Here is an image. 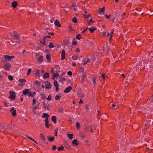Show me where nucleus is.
I'll return each instance as SVG.
<instances>
[{"label":"nucleus","instance_id":"obj_57","mask_svg":"<svg viewBox=\"0 0 153 153\" xmlns=\"http://www.w3.org/2000/svg\"><path fill=\"white\" fill-rule=\"evenodd\" d=\"M36 99L34 98L33 99V105H35L36 103Z\"/></svg>","mask_w":153,"mask_h":153},{"label":"nucleus","instance_id":"obj_32","mask_svg":"<svg viewBox=\"0 0 153 153\" xmlns=\"http://www.w3.org/2000/svg\"><path fill=\"white\" fill-rule=\"evenodd\" d=\"M67 135L69 139H72L73 138V134L68 133Z\"/></svg>","mask_w":153,"mask_h":153},{"label":"nucleus","instance_id":"obj_40","mask_svg":"<svg viewBox=\"0 0 153 153\" xmlns=\"http://www.w3.org/2000/svg\"><path fill=\"white\" fill-rule=\"evenodd\" d=\"M76 128L77 129H79L80 128V125L78 122H77L76 124Z\"/></svg>","mask_w":153,"mask_h":153},{"label":"nucleus","instance_id":"obj_21","mask_svg":"<svg viewBox=\"0 0 153 153\" xmlns=\"http://www.w3.org/2000/svg\"><path fill=\"white\" fill-rule=\"evenodd\" d=\"M89 31H90V32L91 33H93L94 31L96 30L97 28L96 27H93V28H91V27L88 29Z\"/></svg>","mask_w":153,"mask_h":153},{"label":"nucleus","instance_id":"obj_52","mask_svg":"<svg viewBox=\"0 0 153 153\" xmlns=\"http://www.w3.org/2000/svg\"><path fill=\"white\" fill-rule=\"evenodd\" d=\"M60 96L57 95L55 97V99L56 100H58L60 99Z\"/></svg>","mask_w":153,"mask_h":153},{"label":"nucleus","instance_id":"obj_30","mask_svg":"<svg viewBox=\"0 0 153 153\" xmlns=\"http://www.w3.org/2000/svg\"><path fill=\"white\" fill-rule=\"evenodd\" d=\"M76 38L78 39H80L82 38L81 35L80 34H78L76 36Z\"/></svg>","mask_w":153,"mask_h":153},{"label":"nucleus","instance_id":"obj_47","mask_svg":"<svg viewBox=\"0 0 153 153\" xmlns=\"http://www.w3.org/2000/svg\"><path fill=\"white\" fill-rule=\"evenodd\" d=\"M113 33H114V32L113 31H112L111 32L110 38V39H109L110 40H111V39H112Z\"/></svg>","mask_w":153,"mask_h":153},{"label":"nucleus","instance_id":"obj_16","mask_svg":"<svg viewBox=\"0 0 153 153\" xmlns=\"http://www.w3.org/2000/svg\"><path fill=\"white\" fill-rule=\"evenodd\" d=\"M54 24L55 25L58 27H61V26L59 21L57 20H56L54 22Z\"/></svg>","mask_w":153,"mask_h":153},{"label":"nucleus","instance_id":"obj_13","mask_svg":"<svg viewBox=\"0 0 153 153\" xmlns=\"http://www.w3.org/2000/svg\"><path fill=\"white\" fill-rule=\"evenodd\" d=\"M105 7H103L102 8H100L98 10V14H100L101 13H103L105 11Z\"/></svg>","mask_w":153,"mask_h":153},{"label":"nucleus","instance_id":"obj_33","mask_svg":"<svg viewBox=\"0 0 153 153\" xmlns=\"http://www.w3.org/2000/svg\"><path fill=\"white\" fill-rule=\"evenodd\" d=\"M58 111L59 112L62 113L64 111V109L62 107H60L58 109Z\"/></svg>","mask_w":153,"mask_h":153},{"label":"nucleus","instance_id":"obj_2","mask_svg":"<svg viewBox=\"0 0 153 153\" xmlns=\"http://www.w3.org/2000/svg\"><path fill=\"white\" fill-rule=\"evenodd\" d=\"M10 96L9 97V98L13 100H15L16 97V93L13 91H10L9 92Z\"/></svg>","mask_w":153,"mask_h":153},{"label":"nucleus","instance_id":"obj_5","mask_svg":"<svg viewBox=\"0 0 153 153\" xmlns=\"http://www.w3.org/2000/svg\"><path fill=\"white\" fill-rule=\"evenodd\" d=\"M11 68V66L10 63H7L4 64V68L6 71H9L10 69Z\"/></svg>","mask_w":153,"mask_h":153},{"label":"nucleus","instance_id":"obj_19","mask_svg":"<svg viewBox=\"0 0 153 153\" xmlns=\"http://www.w3.org/2000/svg\"><path fill=\"white\" fill-rule=\"evenodd\" d=\"M49 77V74L48 73H45L43 76V79H47Z\"/></svg>","mask_w":153,"mask_h":153},{"label":"nucleus","instance_id":"obj_20","mask_svg":"<svg viewBox=\"0 0 153 153\" xmlns=\"http://www.w3.org/2000/svg\"><path fill=\"white\" fill-rule=\"evenodd\" d=\"M56 118L55 116H53L51 117V120L54 123H56Z\"/></svg>","mask_w":153,"mask_h":153},{"label":"nucleus","instance_id":"obj_48","mask_svg":"<svg viewBox=\"0 0 153 153\" xmlns=\"http://www.w3.org/2000/svg\"><path fill=\"white\" fill-rule=\"evenodd\" d=\"M31 68H29L28 70L27 73V75H29L30 73L31 72Z\"/></svg>","mask_w":153,"mask_h":153},{"label":"nucleus","instance_id":"obj_62","mask_svg":"<svg viewBox=\"0 0 153 153\" xmlns=\"http://www.w3.org/2000/svg\"><path fill=\"white\" fill-rule=\"evenodd\" d=\"M105 16L107 19H109L110 18V15H108L107 14H106L105 15Z\"/></svg>","mask_w":153,"mask_h":153},{"label":"nucleus","instance_id":"obj_59","mask_svg":"<svg viewBox=\"0 0 153 153\" xmlns=\"http://www.w3.org/2000/svg\"><path fill=\"white\" fill-rule=\"evenodd\" d=\"M80 49L79 48H77L76 50V52L77 53H79L80 52Z\"/></svg>","mask_w":153,"mask_h":153},{"label":"nucleus","instance_id":"obj_63","mask_svg":"<svg viewBox=\"0 0 153 153\" xmlns=\"http://www.w3.org/2000/svg\"><path fill=\"white\" fill-rule=\"evenodd\" d=\"M15 110V109L14 107H13L11 108L10 110V111L11 112L12 111H13V110Z\"/></svg>","mask_w":153,"mask_h":153},{"label":"nucleus","instance_id":"obj_44","mask_svg":"<svg viewBox=\"0 0 153 153\" xmlns=\"http://www.w3.org/2000/svg\"><path fill=\"white\" fill-rule=\"evenodd\" d=\"M96 78L95 77H94L92 78V81L93 82L94 85H96Z\"/></svg>","mask_w":153,"mask_h":153},{"label":"nucleus","instance_id":"obj_4","mask_svg":"<svg viewBox=\"0 0 153 153\" xmlns=\"http://www.w3.org/2000/svg\"><path fill=\"white\" fill-rule=\"evenodd\" d=\"M11 36L13 37L14 39H15L16 40H18V41L16 42L17 43H19L20 40V38L19 37V35L17 33H15L14 35H12Z\"/></svg>","mask_w":153,"mask_h":153},{"label":"nucleus","instance_id":"obj_1","mask_svg":"<svg viewBox=\"0 0 153 153\" xmlns=\"http://www.w3.org/2000/svg\"><path fill=\"white\" fill-rule=\"evenodd\" d=\"M49 117V115L47 113H44L43 114L42 116V118H45V120H43L45 122V126L46 128H49V121H48V118Z\"/></svg>","mask_w":153,"mask_h":153},{"label":"nucleus","instance_id":"obj_27","mask_svg":"<svg viewBox=\"0 0 153 153\" xmlns=\"http://www.w3.org/2000/svg\"><path fill=\"white\" fill-rule=\"evenodd\" d=\"M79 135L80 137L82 138H85V134L82 132H80L79 133Z\"/></svg>","mask_w":153,"mask_h":153},{"label":"nucleus","instance_id":"obj_35","mask_svg":"<svg viewBox=\"0 0 153 153\" xmlns=\"http://www.w3.org/2000/svg\"><path fill=\"white\" fill-rule=\"evenodd\" d=\"M90 61V60L89 59H88L87 61H85V59H84V62H83V65H85L87 63Z\"/></svg>","mask_w":153,"mask_h":153},{"label":"nucleus","instance_id":"obj_15","mask_svg":"<svg viewBox=\"0 0 153 153\" xmlns=\"http://www.w3.org/2000/svg\"><path fill=\"white\" fill-rule=\"evenodd\" d=\"M86 128L87 129L88 131H90L92 133L94 131L91 125H87L86 126Z\"/></svg>","mask_w":153,"mask_h":153},{"label":"nucleus","instance_id":"obj_31","mask_svg":"<svg viewBox=\"0 0 153 153\" xmlns=\"http://www.w3.org/2000/svg\"><path fill=\"white\" fill-rule=\"evenodd\" d=\"M41 96V98L42 100H44L46 99V97L45 95L43 93H41L40 94Z\"/></svg>","mask_w":153,"mask_h":153},{"label":"nucleus","instance_id":"obj_34","mask_svg":"<svg viewBox=\"0 0 153 153\" xmlns=\"http://www.w3.org/2000/svg\"><path fill=\"white\" fill-rule=\"evenodd\" d=\"M78 95V97L80 98H83L85 96V94L83 93H79Z\"/></svg>","mask_w":153,"mask_h":153},{"label":"nucleus","instance_id":"obj_9","mask_svg":"<svg viewBox=\"0 0 153 153\" xmlns=\"http://www.w3.org/2000/svg\"><path fill=\"white\" fill-rule=\"evenodd\" d=\"M65 58V50L63 49L62 50L61 53V57L62 60H64Z\"/></svg>","mask_w":153,"mask_h":153},{"label":"nucleus","instance_id":"obj_60","mask_svg":"<svg viewBox=\"0 0 153 153\" xmlns=\"http://www.w3.org/2000/svg\"><path fill=\"white\" fill-rule=\"evenodd\" d=\"M76 65V63L75 62H73L72 64V66L75 67Z\"/></svg>","mask_w":153,"mask_h":153},{"label":"nucleus","instance_id":"obj_23","mask_svg":"<svg viewBox=\"0 0 153 153\" xmlns=\"http://www.w3.org/2000/svg\"><path fill=\"white\" fill-rule=\"evenodd\" d=\"M11 5L13 8H15L17 5V2L16 1H13L11 4Z\"/></svg>","mask_w":153,"mask_h":153},{"label":"nucleus","instance_id":"obj_39","mask_svg":"<svg viewBox=\"0 0 153 153\" xmlns=\"http://www.w3.org/2000/svg\"><path fill=\"white\" fill-rule=\"evenodd\" d=\"M86 75L85 74H84L82 75V77L81 79V81L83 82H84L85 79L86 78Z\"/></svg>","mask_w":153,"mask_h":153},{"label":"nucleus","instance_id":"obj_12","mask_svg":"<svg viewBox=\"0 0 153 153\" xmlns=\"http://www.w3.org/2000/svg\"><path fill=\"white\" fill-rule=\"evenodd\" d=\"M43 57L42 55H40L38 58L37 61L39 64H41L43 62Z\"/></svg>","mask_w":153,"mask_h":153},{"label":"nucleus","instance_id":"obj_58","mask_svg":"<svg viewBox=\"0 0 153 153\" xmlns=\"http://www.w3.org/2000/svg\"><path fill=\"white\" fill-rule=\"evenodd\" d=\"M77 42L76 41H74L72 42V44L73 45H75L76 44Z\"/></svg>","mask_w":153,"mask_h":153},{"label":"nucleus","instance_id":"obj_50","mask_svg":"<svg viewBox=\"0 0 153 153\" xmlns=\"http://www.w3.org/2000/svg\"><path fill=\"white\" fill-rule=\"evenodd\" d=\"M35 84L37 85H40V82L39 81L36 80L35 82Z\"/></svg>","mask_w":153,"mask_h":153},{"label":"nucleus","instance_id":"obj_53","mask_svg":"<svg viewBox=\"0 0 153 153\" xmlns=\"http://www.w3.org/2000/svg\"><path fill=\"white\" fill-rule=\"evenodd\" d=\"M26 137L27 138H28L30 139L31 140H32V141H34V140L31 137H30V136H28V135H26Z\"/></svg>","mask_w":153,"mask_h":153},{"label":"nucleus","instance_id":"obj_25","mask_svg":"<svg viewBox=\"0 0 153 153\" xmlns=\"http://www.w3.org/2000/svg\"><path fill=\"white\" fill-rule=\"evenodd\" d=\"M78 58V56L76 54H74L73 55L72 57V59L74 60L77 59Z\"/></svg>","mask_w":153,"mask_h":153},{"label":"nucleus","instance_id":"obj_51","mask_svg":"<svg viewBox=\"0 0 153 153\" xmlns=\"http://www.w3.org/2000/svg\"><path fill=\"white\" fill-rule=\"evenodd\" d=\"M101 76L103 79H105L106 78L105 74H102Z\"/></svg>","mask_w":153,"mask_h":153},{"label":"nucleus","instance_id":"obj_3","mask_svg":"<svg viewBox=\"0 0 153 153\" xmlns=\"http://www.w3.org/2000/svg\"><path fill=\"white\" fill-rule=\"evenodd\" d=\"M18 81L20 83V84H18V85L20 86L24 85L25 83L27 82L26 80L24 79H19Z\"/></svg>","mask_w":153,"mask_h":153},{"label":"nucleus","instance_id":"obj_64","mask_svg":"<svg viewBox=\"0 0 153 153\" xmlns=\"http://www.w3.org/2000/svg\"><path fill=\"white\" fill-rule=\"evenodd\" d=\"M40 43H42V44H43V45H46V44L45 43V41H44L43 42H42V41H40Z\"/></svg>","mask_w":153,"mask_h":153},{"label":"nucleus","instance_id":"obj_55","mask_svg":"<svg viewBox=\"0 0 153 153\" xmlns=\"http://www.w3.org/2000/svg\"><path fill=\"white\" fill-rule=\"evenodd\" d=\"M59 76V74L58 73H55L53 75V78L55 77L58 76Z\"/></svg>","mask_w":153,"mask_h":153},{"label":"nucleus","instance_id":"obj_36","mask_svg":"<svg viewBox=\"0 0 153 153\" xmlns=\"http://www.w3.org/2000/svg\"><path fill=\"white\" fill-rule=\"evenodd\" d=\"M71 8L72 9L74 10V11H76L77 8L76 6L72 4L71 6Z\"/></svg>","mask_w":153,"mask_h":153},{"label":"nucleus","instance_id":"obj_38","mask_svg":"<svg viewBox=\"0 0 153 153\" xmlns=\"http://www.w3.org/2000/svg\"><path fill=\"white\" fill-rule=\"evenodd\" d=\"M72 21L74 23H76L77 22L76 18L74 17L72 19Z\"/></svg>","mask_w":153,"mask_h":153},{"label":"nucleus","instance_id":"obj_29","mask_svg":"<svg viewBox=\"0 0 153 153\" xmlns=\"http://www.w3.org/2000/svg\"><path fill=\"white\" fill-rule=\"evenodd\" d=\"M46 57L47 60L50 62L51 59V56L49 54H47L46 55Z\"/></svg>","mask_w":153,"mask_h":153},{"label":"nucleus","instance_id":"obj_56","mask_svg":"<svg viewBox=\"0 0 153 153\" xmlns=\"http://www.w3.org/2000/svg\"><path fill=\"white\" fill-rule=\"evenodd\" d=\"M67 74L70 76L72 75V73L71 71H69L67 72Z\"/></svg>","mask_w":153,"mask_h":153},{"label":"nucleus","instance_id":"obj_6","mask_svg":"<svg viewBox=\"0 0 153 153\" xmlns=\"http://www.w3.org/2000/svg\"><path fill=\"white\" fill-rule=\"evenodd\" d=\"M45 84L46 89H50L51 88V85L50 82H45Z\"/></svg>","mask_w":153,"mask_h":153},{"label":"nucleus","instance_id":"obj_61","mask_svg":"<svg viewBox=\"0 0 153 153\" xmlns=\"http://www.w3.org/2000/svg\"><path fill=\"white\" fill-rule=\"evenodd\" d=\"M139 42V41H137V42H135L136 45L138 47L140 46V45H141V44L139 45V44H138V43Z\"/></svg>","mask_w":153,"mask_h":153},{"label":"nucleus","instance_id":"obj_17","mask_svg":"<svg viewBox=\"0 0 153 153\" xmlns=\"http://www.w3.org/2000/svg\"><path fill=\"white\" fill-rule=\"evenodd\" d=\"M83 16L85 18L87 19L89 18L91 16V15L88 14L87 12H85L83 14Z\"/></svg>","mask_w":153,"mask_h":153},{"label":"nucleus","instance_id":"obj_24","mask_svg":"<svg viewBox=\"0 0 153 153\" xmlns=\"http://www.w3.org/2000/svg\"><path fill=\"white\" fill-rule=\"evenodd\" d=\"M40 137L44 141H45L46 140V138H45V136L42 133H40Z\"/></svg>","mask_w":153,"mask_h":153},{"label":"nucleus","instance_id":"obj_42","mask_svg":"<svg viewBox=\"0 0 153 153\" xmlns=\"http://www.w3.org/2000/svg\"><path fill=\"white\" fill-rule=\"evenodd\" d=\"M8 78L10 81H12L13 79V76L10 75L8 76Z\"/></svg>","mask_w":153,"mask_h":153},{"label":"nucleus","instance_id":"obj_14","mask_svg":"<svg viewBox=\"0 0 153 153\" xmlns=\"http://www.w3.org/2000/svg\"><path fill=\"white\" fill-rule=\"evenodd\" d=\"M36 94V93L34 91L32 93L30 91L28 94V97H33Z\"/></svg>","mask_w":153,"mask_h":153},{"label":"nucleus","instance_id":"obj_11","mask_svg":"<svg viewBox=\"0 0 153 153\" xmlns=\"http://www.w3.org/2000/svg\"><path fill=\"white\" fill-rule=\"evenodd\" d=\"M72 144L74 146H77L79 144V143L77 142V140L76 139L73 140Z\"/></svg>","mask_w":153,"mask_h":153},{"label":"nucleus","instance_id":"obj_8","mask_svg":"<svg viewBox=\"0 0 153 153\" xmlns=\"http://www.w3.org/2000/svg\"><path fill=\"white\" fill-rule=\"evenodd\" d=\"M53 84L56 88V91L57 92L59 90V85L58 84L57 81L56 80H54L53 82Z\"/></svg>","mask_w":153,"mask_h":153},{"label":"nucleus","instance_id":"obj_45","mask_svg":"<svg viewBox=\"0 0 153 153\" xmlns=\"http://www.w3.org/2000/svg\"><path fill=\"white\" fill-rule=\"evenodd\" d=\"M43 106L44 107L46 108H48V104L46 103L45 102H43Z\"/></svg>","mask_w":153,"mask_h":153},{"label":"nucleus","instance_id":"obj_7","mask_svg":"<svg viewBox=\"0 0 153 153\" xmlns=\"http://www.w3.org/2000/svg\"><path fill=\"white\" fill-rule=\"evenodd\" d=\"M13 58H14V56H10L7 55H4L3 57V58H4L5 59V61L7 60L10 61L11 60V59H13Z\"/></svg>","mask_w":153,"mask_h":153},{"label":"nucleus","instance_id":"obj_18","mask_svg":"<svg viewBox=\"0 0 153 153\" xmlns=\"http://www.w3.org/2000/svg\"><path fill=\"white\" fill-rule=\"evenodd\" d=\"M30 92L29 90L28 89H25V90H23V94L24 95H26L28 94H29Z\"/></svg>","mask_w":153,"mask_h":153},{"label":"nucleus","instance_id":"obj_43","mask_svg":"<svg viewBox=\"0 0 153 153\" xmlns=\"http://www.w3.org/2000/svg\"><path fill=\"white\" fill-rule=\"evenodd\" d=\"M94 22V21L92 20V19H90V20H89V21L88 22V24L89 25H91V23H93Z\"/></svg>","mask_w":153,"mask_h":153},{"label":"nucleus","instance_id":"obj_49","mask_svg":"<svg viewBox=\"0 0 153 153\" xmlns=\"http://www.w3.org/2000/svg\"><path fill=\"white\" fill-rule=\"evenodd\" d=\"M52 97L50 95L48 96V98H47V100L49 101H50L51 100Z\"/></svg>","mask_w":153,"mask_h":153},{"label":"nucleus","instance_id":"obj_28","mask_svg":"<svg viewBox=\"0 0 153 153\" xmlns=\"http://www.w3.org/2000/svg\"><path fill=\"white\" fill-rule=\"evenodd\" d=\"M48 140L50 142H52L54 140L55 138L53 136L51 137H48Z\"/></svg>","mask_w":153,"mask_h":153},{"label":"nucleus","instance_id":"obj_10","mask_svg":"<svg viewBox=\"0 0 153 153\" xmlns=\"http://www.w3.org/2000/svg\"><path fill=\"white\" fill-rule=\"evenodd\" d=\"M72 88L71 86H69L66 88L64 91V93H67L70 92L72 90Z\"/></svg>","mask_w":153,"mask_h":153},{"label":"nucleus","instance_id":"obj_37","mask_svg":"<svg viewBox=\"0 0 153 153\" xmlns=\"http://www.w3.org/2000/svg\"><path fill=\"white\" fill-rule=\"evenodd\" d=\"M11 114L14 117L16 116V110H13V112L11 113Z\"/></svg>","mask_w":153,"mask_h":153},{"label":"nucleus","instance_id":"obj_46","mask_svg":"<svg viewBox=\"0 0 153 153\" xmlns=\"http://www.w3.org/2000/svg\"><path fill=\"white\" fill-rule=\"evenodd\" d=\"M63 42L65 44H68L69 43V41L67 40H64Z\"/></svg>","mask_w":153,"mask_h":153},{"label":"nucleus","instance_id":"obj_54","mask_svg":"<svg viewBox=\"0 0 153 153\" xmlns=\"http://www.w3.org/2000/svg\"><path fill=\"white\" fill-rule=\"evenodd\" d=\"M56 149V146L55 145H53L52 146V150L55 151Z\"/></svg>","mask_w":153,"mask_h":153},{"label":"nucleus","instance_id":"obj_41","mask_svg":"<svg viewBox=\"0 0 153 153\" xmlns=\"http://www.w3.org/2000/svg\"><path fill=\"white\" fill-rule=\"evenodd\" d=\"M40 73V71L39 70H37L36 71V72L35 73V75L37 76H38L39 77L40 76H39V74Z\"/></svg>","mask_w":153,"mask_h":153},{"label":"nucleus","instance_id":"obj_26","mask_svg":"<svg viewBox=\"0 0 153 153\" xmlns=\"http://www.w3.org/2000/svg\"><path fill=\"white\" fill-rule=\"evenodd\" d=\"M64 147L63 146L61 145L60 147H59L57 148V150L58 151H63L64 150Z\"/></svg>","mask_w":153,"mask_h":153},{"label":"nucleus","instance_id":"obj_22","mask_svg":"<svg viewBox=\"0 0 153 153\" xmlns=\"http://www.w3.org/2000/svg\"><path fill=\"white\" fill-rule=\"evenodd\" d=\"M48 46L49 48H51L55 47L56 46L54 45L53 42H50L49 43V45H48Z\"/></svg>","mask_w":153,"mask_h":153}]
</instances>
